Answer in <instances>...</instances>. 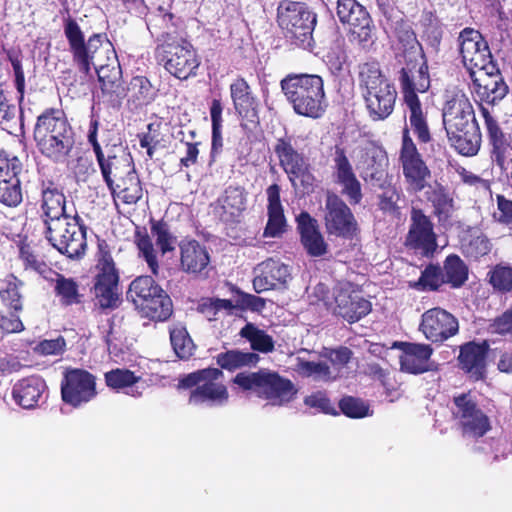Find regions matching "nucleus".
Returning a JSON list of instances; mask_svg holds the SVG:
<instances>
[{"mask_svg":"<svg viewBox=\"0 0 512 512\" xmlns=\"http://www.w3.org/2000/svg\"><path fill=\"white\" fill-rule=\"evenodd\" d=\"M233 382L245 391L267 400L273 406L290 403L297 394L295 385L278 373L261 369L257 372L238 373Z\"/></svg>","mask_w":512,"mask_h":512,"instance_id":"39448f33","label":"nucleus"},{"mask_svg":"<svg viewBox=\"0 0 512 512\" xmlns=\"http://www.w3.org/2000/svg\"><path fill=\"white\" fill-rule=\"evenodd\" d=\"M235 306L231 300L219 298L203 299L198 305V311L202 313L208 320L216 319L221 312L226 314L232 313Z\"/></svg>","mask_w":512,"mask_h":512,"instance_id":"6e6d98bb","label":"nucleus"},{"mask_svg":"<svg viewBox=\"0 0 512 512\" xmlns=\"http://www.w3.org/2000/svg\"><path fill=\"white\" fill-rule=\"evenodd\" d=\"M339 407L342 413L350 418H364L371 415L369 405L365 401L352 396L344 397L339 402Z\"/></svg>","mask_w":512,"mask_h":512,"instance_id":"e2e57ef3","label":"nucleus"},{"mask_svg":"<svg viewBox=\"0 0 512 512\" xmlns=\"http://www.w3.org/2000/svg\"><path fill=\"white\" fill-rule=\"evenodd\" d=\"M22 282L15 276H8L0 286V297L5 305L12 308L14 312L22 310L20 287Z\"/></svg>","mask_w":512,"mask_h":512,"instance_id":"603ef678","label":"nucleus"},{"mask_svg":"<svg viewBox=\"0 0 512 512\" xmlns=\"http://www.w3.org/2000/svg\"><path fill=\"white\" fill-rule=\"evenodd\" d=\"M297 223L301 242L307 253L313 257L326 254L328 245L318 229L317 221L307 212H301L297 217Z\"/></svg>","mask_w":512,"mask_h":512,"instance_id":"2f4dec72","label":"nucleus"},{"mask_svg":"<svg viewBox=\"0 0 512 512\" xmlns=\"http://www.w3.org/2000/svg\"><path fill=\"white\" fill-rule=\"evenodd\" d=\"M113 186L108 189L114 200H120L124 204H136L142 197V187L135 169L122 179L113 182Z\"/></svg>","mask_w":512,"mask_h":512,"instance_id":"58836bf2","label":"nucleus"},{"mask_svg":"<svg viewBox=\"0 0 512 512\" xmlns=\"http://www.w3.org/2000/svg\"><path fill=\"white\" fill-rule=\"evenodd\" d=\"M143 317L154 321H165L172 314V301L166 292L160 288L152 298L136 308Z\"/></svg>","mask_w":512,"mask_h":512,"instance_id":"ea45409f","label":"nucleus"},{"mask_svg":"<svg viewBox=\"0 0 512 512\" xmlns=\"http://www.w3.org/2000/svg\"><path fill=\"white\" fill-rule=\"evenodd\" d=\"M427 69V66L423 64L416 74L406 68H402L399 72V82L407 108L408 126L417 136L418 140L423 143L429 142L431 135L426 113L423 111L421 102L416 93H423L430 86Z\"/></svg>","mask_w":512,"mask_h":512,"instance_id":"20e7f679","label":"nucleus"},{"mask_svg":"<svg viewBox=\"0 0 512 512\" xmlns=\"http://www.w3.org/2000/svg\"><path fill=\"white\" fill-rule=\"evenodd\" d=\"M486 351L485 343L476 344L471 342L461 347L459 355L461 367L475 380L484 377Z\"/></svg>","mask_w":512,"mask_h":512,"instance_id":"f704fd0d","label":"nucleus"},{"mask_svg":"<svg viewBox=\"0 0 512 512\" xmlns=\"http://www.w3.org/2000/svg\"><path fill=\"white\" fill-rule=\"evenodd\" d=\"M334 176L336 182L342 186V192L351 203L357 204L362 199L361 184L357 179L353 167L342 148H336L334 153Z\"/></svg>","mask_w":512,"mask_h":512,"instance_id":"cd10ccee","label":"nucleus"},{"mask_svg":"<svg viewBox=\"0 0 512 512\" xmlns=\"http://www.w3.org/2000/svg\"><path fill=\"white\" fill-rule=\"evenodd\" d=\"M355 161L356 168L365 182L383 187L388 176L389 159L382 147L373 143L359 147Z\"/></svg>","mask_w":512,"mask_h":512,"instance_id":"f3484780","label":"nucleus"},{"mask_svg":"<svg viewBox=\"0 0 512 512\" xmlns=\"http://www.w3.org/2000/svg\"><path fill=\"white\" fill-rule=\"evenodd\" d=\"M160 286L150 276H139L134 279L128 289L127 298L130 299L135 307L143 305L155 293L160 292Z\"/></svg>","mask_w":512,"mask_h":512,"instance_id":"a18cd8bd","label":"nucleus"},{"mask_svg":"<svg viewBox=\"0 0 512 512\" xmlns=\"http://www.w3.org/2000/svg\"><path fill=\"white\" fill-rule=\"evenodd\" d=\"M459 52L462 62L470 77L480 71H496L487 42L482 35L472 28H465L458 37Z\"/></svg>","mask_w":512,"mask_h":512,"instance_id":"ddd939ff","label":"nucleus"},{"mask_svg":"<svg viewBox=\"0 0 512 512\" xmlns=\"http://www.w3.org/2000/svg\"><path fill=\"white\" fill-rule=\"evenodd\" d=\"M97 395L96 378L86 370L70 369L61 382V397L64 403L79 408Z\"/></svg>","mask_w":512,"mask_h":512,"instance_id":"a211bd4d","label":"nucleus"},{"mask_svg":"<svg viewBox=\"0 0 512 512\" xmlns=\"http://www.w3.org/2000/svg\"><path fill=\"white\" fill-rule=\"evenodd\" d=\"M445 283L443 271L439 266L429 265L422 271L417 281L410 282L409 286L418 291L436 290Z\"/></svg>","mask_w":512,"mask_h":512,"instance_id":"864d4df0","label":"nucleus"},{"mask_svg":"<svg viewBox=\"0 0 512 512\" xmlns=\"http://www.w3.org/2000/svg\"><path fill=\"white\" fill-rule=\"evenodd\" d=\"M247 194L240 187H228L219 199L222 217L225 221H233L246 209Z\"/></svg>","mask_w":512,"mask_h":512,"instance_id":"a19ab883","label":"nucleus"},{"mask_svg":"<svg viewBox=\"0 0 512 512\" xmlns=\"http://www.w3.org/2000/svg\"><path fill=\"white\" fill-rule=\"evenodd\" d=\"M399 160L407 184V190L418 193L427 188L431 172L423 161L416 145L409 136L408 128L404 129Z\"/></svg>","mask_w":512,"mask_h":512,"instance_id":"2eb2a0df","label":"nucleus"},{"mask_svg":"<svg viewBox=\"0 0 512 512\" xmlns=\"http://www.w3.org/2000/svg\"><path fill=\"white\" fill-rule=\"evenodd\" d=\"M324 221L329 235L345 239H351L356 235L357 221L350 208L337 195L327 196Z\"/></svg>","mask_w":512,"mask_h":512,"instance_id":"aec40b11","label":"nucleus"},{"mask_svg":"<svg viewBox=\"0 0 512 512\" xmlns=\"http://www.w3.org/2000/svg\"><path fill=\"white\" fill-rule=\"evenodd\" d=\"M476 93L481 101L495 104L505 97L508 87L496 71H480L471 77Z\"/></svg>","mask_w":512,"mask_h":512,"instance_id":"c85d7f7f","label":"nucleus"},{"mask_svg":"<svg viewBox=\"0 0 512 512\" xmlns=\"http://www.w3.org/2000/svg\"><path fill=\"white\" fill-rule=\"evenodd\" d=\"M451 411L465 436L482 437L491 428L489 418L478 407L471 393L455 396Z\"/></svg>","mask_w":512,"mask_h":512,"instance_id":"dca6fc26","label":"nucleus"},{"mask_svg":"<svg viewBox=\"0 0 512 512\" xmlns=\"http://www.w3.org/2000/svg\"><path fill=\"white\" fill-rule=\"evenodd\" d=\"M295 371L300 376L312 378L314 381L329 382L338 378L336 368H331L323 361H307L298 358Z\"/></svg>","mask_w":512,"mask_h":512,"instance_id":"c03bdc74","label":"nucleus"},{"mask_svg":"<svg viewBox=\"0 0 512 512\" xmlns=\"http://www.w3.org/2000/svg\"><path fill=\"white\" fill-rule=\"evenodd\" d=\"M240 335L250 342L253 350L268 353L274 349V341L271 336L251 323L241 329Z\"/></svg>","mask_w":512,"mask_h":512,"instance_id":"8fccbe9b","label":"nucleus"},{"mask_svg":"<svg viewBox=\"0 0 512 512\" xmlns=\"http://www.w3.org/2000/svg\"><path fill=\"white\" fill-rule=\"evenodd\" d=\"M179 388L190 389V405L213 408L226 405L229 399L223 383V372L218 368H206L185 375Z\"/></svg>","mask_w":512,"mask_h":512,"instance_id":"423d86ee","label":"nucleus"},{"mask_svg":"<svg viewBox=\"0 0 512 512\" xmlns=\"http://www.w3.org/2000/svg\"><path fill=\"white\" fill-rule=\"evenodd\" d=\"M394 347L398 348L400 369L409 374H422L430 370V358L433 349L428 344L397 342Z\"/></svg>","mask_w":512,"mask_h":512,"instance_id":"bb28decb","label":"nucleus"},{"mask_svg":"<svg viewBox=\"0 0 512 512\" xmlns=\"http://www.w3.org/2000/svg\"><path fill=\"white\" fill-rule=\"evenodd\" d=\"M456 171L465 185L473 187L477 192L483 195L490 193V184L488 180L483 179L464 167H459Z\"/></svg>","mask_w":512,"mask_h":512,"instance_id":"69168bd1","label":"nucleus"},{"mask_svg":"<svg viewBox=\"0 0 512 512\" xmlns=\"http://www.w3.org/2000/svg\"><path fill=\"white\" fill-rule=\"evenodd\" d=\"M136 244L139 249V253L145 259L152 274L158 275L159 263L157 259V253L154 249V245L149 235L138 233L136 236Z\"/></svg>","mask_w":512,"mask_h":512,"instance_id":"13d9d810","label":"nucleus"},{"mask_svg":"<svg viewBox=\"0 0 512 512\" xmlns=\"http://www.w3.org/2000/svg\"><path fill=\"white\" fill-rule=\"evenodd\" d=\"M274 152L293 187L296 188L298 184L304 188L313 186L315 178L310 164L304 155L293 147L290 138L277 139Z\"/></svg>","mask_w":512,"mask_h":512,"instance_id":"4468645a","label":"nucleus"},{"mask_svg":"<svg viewBox=\"0 0 512 512\" xmlns=\"http://www.w3.org/2000/svg\"><path fill=\"white\" fill-rule=\"evenodd\" d=\"M140 376H136L127 369H114L105 374V381L108 387L115 390L127 389L126 394L132 397H140L142 390L139 387Z\"/></svg>","mask_w":512,"mask_h":512,"instance_id":"79ce46f5","label":"nucleus"},{"mask_svg":"<svg viewBox=\"0 0 512 512\" xmlns=\"http://www.w3.org/2000/svg\"><path fill=\"white\" fill-rule=\"evenodd\" d=\"M259 361V356L252 352H242L239 350H229L220 353L217 356V363L226 370H236L242 367L255 365Z\"/></svg>","mask_w":512,"mask_h":512,"instance_id":"09e8293b","label":"nucleus"},{"mask_svg":"<svg viewBox=\"0 0 512 512\" xmlns=\"http://www.w3.org/2000/svg\"><path fill=\"white\" fill-rule=\"evenodd\" d=\"M442 116L447 134L478 126L472 104L462 93H457L446 101Z\"/></svg>","mask_w":512,"mask_h":512,"instance_id":"5701e85b","label":"nucleus"},{"mask_svg":"<svg viewBox=\"0 0 512 512\" xmlns=\"http://www.w3.org/2000/svg\"><path fill=\"white\" fill-rule=\"evenodd\" d=\"M151 235L155 238L156 244L160 248L162 254L175 249L176 238L170 233L165 223H153L151 226Z\"/></svg>","mask_w":512,"mask_h":512,"instance_id":"052dcab7","label":"nucleus"},{"mask_svg":"<svg viewBox=\"0 0 512 512\" xmlns=\"http://www.w3.org/2000/svg\"><path fill=\"white\" fill-rule=\"evenodd\" d=\"M281 88L295 113L318 119L326 111L327 102L323 80L314 74L289 75L281 81Z\"/></svg>","mask_w":512,"mask_h":512,"instance_id":"f03ea898","label":"nucleus"},{"mask_svg":"<svg viewBox=\"0 0 512 512\" xmlns=\"http://www.w3.org/2000/svg\"><path fill=\"white\" fill-rule=\"evenodd\" d=\"M98 126V120L92 119L88 130V142L92 145L104 182L108 188H113V182L135 169L133 159L124 149H119L118 153L105 155L97 141Z\"/></svg>","mask_w":512,"mask_h":512,"instance_id":"9b49d317","label":"nucleus"},{"mask_svg":"<svg viewBox=\"0 0 512 512\" xmlns=\"http://www.w3.org/2000/svg\"><path fill=\"white\" fill-rule=\"evenodd\" d=\"M22 201V191L19 179L12 182L0 180V202L9 207H15Z\"/></svg>","mask_w":512,"mask_h":512,"instance_id":"bf43d9fd","label":"nucleus"},{"mask_svg":"<svg viewBox=\"0 0 512 512\" xmlns=\"http://www.w3.org/2000/svg\"><path fill=\"white\" fill-rule=\"evenodd\" d=\"M45 391V381L40 376H30L14 384L12 396L22 408L33 409L39 405Z\"/></svg>","mask_w":512,"mask_h":512,"instance_id":"473e14b6","label":"nucleus"},{"mask_svg":"<svg viewBox=\"0 0 512 512\" xmlns=\"http://www.w3.org/2000/svg\"><path fill=\"white\" fill-rule=\"evenodd\" d=\"M495 221L512 229V201L497 195V209L493 214Z\"/></svg>","mask_w":512,"mask_h":512,"instance_id":"338daca9","label":"nucleus"},{"mask_svg":"<svg viewBox=\"0 0 512 512\" xmlns=\"http://www.w3.org/2000/svg\"><path fill=\"white\" fill-rule=\"evenodd\" d=\"M459 329L457 319L441 308H432L423 313L419 330L431 342H443L454 336Z\"/></svg>","mask_w":512,"mask_h":512,"instance_id":"4be33fe9","label":"nucleus"},{"mask_svg":"<svg viewBox=\"0 0 512 512\" xmlns=\"http://www.w3.org/2000/svg\"><path fill=\"white\" fill-rule=\"evenodd\" d=\"M267 193V224L263 236L267 238L281 237L287 228L284 209L280 201V188L277 184L269 186Z\"/></svg>","mask_w":512,"mask_h":512,"instance_id":"7c9ffc66","label":"nucleus"},{"mask_svg":"<svg viewBox=\"0 0 512 512\" xmlns=\"http://www.w3.org/2000/svg\"><path fill=\"white\" fill-rule=\"evenodd\" d=\"M64 32L73 54V60L81 72L89 74L92 67L97 71V59L103 66H106L109 55L102 51H106L107 46H112L109 41H104L101 35L96 34L85 42L79 25L73 20L65 24Z\"/></svg>","mask_w":512,"mask_h":512,"instance_id":"6e6552de","label":"nucleus"},{"mask_svg":"<svg viewBox=\"0 0 512 512\" xmlns=\"http://www.w3.org/2000/svg\"><path fill=\"white\" fill-rule=\"evenodd\" d=\"M102 53H105V50ZM106 54L109 55L108 63L103 66L97 59L96 73L103 96L112 106H118L125 98V88L121 84L122 72L113 46L106 47Z\"/></svg>","mask_w":512,"mask_h":512,"instance_id":"412c9836","label":"nucleus"},{"mask_svg":"<svg viewBox=\"0 0 512 512\" xmlns=\"http://www.w3.org/2000/svg\"><path fill=\"white\" fill-rule=\"evenodd\" d=\"M445 282L453 287H460L468 277V269L464 262L457 255H449L444 263Z\"/></svg>","mask_w":512,"mask_h":512,"instance_id":"3c124183","label":"nucleus"},{"mask_svg":"<svg viewBox=\"0 0 512 512\" xmlns=\"http://www.w3.org/2000/svg\"><path fill=\"white\" fill-rule=\"evenodd\" d=\"M222 111L221 101L213 99L210 107V116L212 122V154L218 153L223 146L222 139Z\"/></svg>","mask_w":512,"mask_h":512,"instance_id":"5fc2aeb1","label":"nucleus"},{"mask_svg":"<svg viewBox=\"0 0 512 512\" xmlns=\"http://www.w3.org/2000/svg\"><path fill=\"white\" fill-rule=\"evenodd\" d=\"M46 238L60 253L69 258L81 256L86 248V228L77 215L56 219L46 224Z\"/></svg>","mask_w":512,"mask_h":512,"instance_id":"9d476101","label":"nucleus"},{"mask_svg":"<svg viewBox=\"0 0 512 512\" xmlns=\"http://www.w3.org/2000/svg\"><path fill=\"white\" fill-rule=\"evenodd\" d=\"M462 132L447 134L448 140L455 150L464 156H474L480 148L481 136L478 126L462 129Z\"/></svg>","mask_w":512,"mask_h":512,"instance_id":"37998d69","label":"nucleus"},{"mask_svg":"<svg viewBox=\"0 0 512 512\" xmlns=\"http://www.w3.org/2000/svg\"><path fill=\"white\" fill-rule=\"evenodd\" d=\"M277 22L285 36L296 45L311 46L317 16L305 3L282 0L277 7Z\"/></svg>","mask_w":512,"mask_h":512,"instance_id":"0eeeda50","label":"nucleus"},{"mask_svg":"<svg viewBox=\"0 0 512 512\" xmlns=\"http://www.w3.org/2000/svg\"><path fill=\"white\" fill-rule=\"evenodd\" d=\"M180 263L183 271L192 274L202 273L210 263V256L205 246L196 240H186L179 244Z\"/></svg>","mask_w":512,"mask_h":512,"instance_id":"72a5a7b5","label":"nucleus"},{"mask_svg":"<svg viewBox=\"0 0 512 512\" xmlns=\"http://www.w3.org/2000/svg\"><path fill=\"white\" fill-rule=\"evenodd\" d=\"M158 90L144 76L133 77L125 88L128 104L137 109L152 103Z\"/></svg>","mask_w":512,"mask_h":512,"instance_id":"e433bc0d","label":"nucleus"},{"mask_svg":"<svg viewBox=\"0 0 512 512\" xmlns=\"http://www.w3.org/2000/svg\"><path fill=\"white\" fill-rule=\"evenodd\" d=\"M163 37V43L156 49L157 58L170 74L179 79L188 78L199 66L193 46L187 40L169 33Z\"/></svg>","mask_w":512,"mask_h":512,"instance_id":"1a4fd4ad","label":"nucleus"},{"mask_svg":"<svg viewBox=\"0 0 512 512\" xmlns=\"http://www.w3.org/2000/svg\"><path fill=\"white\" fill-rule=\"evenodd\" d=\"M371 311V303L359 293L350 291L348 287H340L334 291L332 312L350 323L359 321Z\"/></svg>","mask_w":512,"mask_h":512,"instance_id":"393cba45","label":"nucleus"},{"mask_svg":"<svg viewBox=\"0 0 512 512\" xmlns=\"http://www.w3.org/2000/svg\"><path fill=\"white\" fill-rule=\"evenodd\" d=\"M230 95L235 111L242 118L256 116L257 99L244 78H237L230 84Z\"/></svg>","mask_w":512,"mask_h":512,"instance_id":"c9c22d12","label":"nucleus"},{"mask_svg":"<svg viewBox=\"0 0 512 512\" xmlns=\"http://www.w3.org/2000/svg\"><path fill=\"white\" fill-rule=\"evenodd\" d=\"M482 113L492 145V159L502 170H507L512 163V145L507 141L496 120L485 108H482Z\"/></svg>","mask_w":512,"mask_h":512,"instance_id":"c756f323","label":"nucleus"},{"mask_svg":"<svg viewBox=\"0 0 512 512\" xmlns=\"http://www.w3.org/2000/svg\"><path fill=\"white\" fill-rule=\"evenodd\" d=\"M170 340L174 352L181 359L189 358L194 350V344L184 328H174L170 332Z\"/></svg>","mask_w":512,"mask_h":512,"instance_id":"4d7b16f0","label":"nucleus"},{"mask_svg":"<svg viewBox=\"0 0 512 512\" xmlns=\"http://www.w3.org/2000/svg\"><path fill=\"white\" fill-rule=\"evenodd\" d=\"M41 208L45 225L53 220L70 216L66 211L65 196L52 185L42 189Z\"/></svg>","mask_w":512,"mask_h":512,"instance_id":"4c0bfd02","label":"nucleus"},{"mask_svg":"<svg viewBox=\"0 0 512 512\" xmlns=\"http://www.w3.org/2000/svg\"><path fill=\"white\" fill-rule=\"evenodd\" d=\"M406 244L420 250L425 256L433 255L438 248L433 224L429 217L419 209H412Z\"/></svg>","mask_w":512,"mask_h":512,"instance_id":"b1692460","label":"nucleus"},{"mask_svg":"<svg viewBox=\"0 0 512 512\" xmlns=\"http://www.w3.org/2000/svg\"><path fill=\"white\" fill-rule=\"evenodd\" d=\"M20 171L21 163L17 157L0 152V180L12 182V179H19Z\"/></svg>","mask_w":512,"mask_h":512,"instance_id":"0e129e2a","label":"nucleus"},{"mask_svg":"<svg viewBox=\"0 0 512 512\" xmlns=\"http://www.w3.org/2000/svg\"><path fill=\"white\" fill-rule=\"evenodd\" d=\"M54 291L62 305L70 306L82 302L83 296L79 292V285L73 278H66L61 274H56Z\"/></svg>","mask_w":512,"mask_h":512,"instance_id":"49530a36","label":"nucleus"},{"mask_svg":"<svg viewBox=\"0 0 512 512\" xmlns=\"http://www.w3.org/2000/svg\"><path fill=\"white\" fill-rule=\"evenodd\" d=\"M291 278L287 265L279 260L267 259L254 268L253 288L262 293L285 285Z\"/></svg>","mask_w":512,"mask_h":512,"instance_id":"a878e982","label":"nucleus"},{"mask_svg":"<svg viewBox=\"0 0 512 512\" xmlns=\"http://www.w3.org/2000/svg\"><path fill=\"white\" fill-rule=\"evenodd\" d=\"M339 20L349 26L351 41L366 46L372 41V21L365 7L356 0H338Z\"/></svg>","mask_w":512,"mask_h":512,"instance_id":"6ab92c4d","label":"nucleus"},{"mask_svg":"<svg viewBox=\"0 0 512 512\" xmlns=\"http://www.w3.org/2000/svg\"><path fill=\"white\" fill-rule=\"evenodd\" d=\"M97 274L94 282V294L101 308H114L117 305L119 274L107 244L98 245Z\"/></svg>","mask_w":512,"mask_h":512,"instance_id":"f8f14e48","label":"nucleus"},{"mask_svg":"<svg viewBox=\"0 0 512 512\" xmlns=\"http://www.w3.org/2000/svg\"><path fill=\"white\" fill-rule=\"evenodd\" d=\"M379 195V208L386 214L397 215L400 210L401 193L393 186L382 187Z\"/></svg>","mask_w":512,"mask_h":512,"instance_id":"680f3d73","label":"nucleus"},{"mask_svg":"<svg viewBox=\"0 0 512 512\" xmlns=\"http://www.w3.org/2000/svg\"><path fill=\"white\" fill-rule=\"evenodd\" d=\"M359 86L366 108L373 120H384L391 115L397 92L394 84L382 73L377 62H367L360 66Z\"/></svg>","mask_w":512,"mask_h":512,"instance_id":"7ed1b4c3","label":"nucleus"},{"mask_svg":"<svg viewBox=\"0 0 512 512\" xmlns=\"http://www.w3.org/2000/svg\"><path fill=\"white\" fill-rule=\"evenodd\" d=\"M491 283L495 288L503 291L512 289V268L498 266L491 274Z\"/></svg>","mask_w":512,"mask_h":512,"instance_id":"774afa93","label":"nucleus"},{"mask_svg":"<svg viewBox=\"0 0 512 512\" xmlns=\"http://www.w3.org/2000/svg\"><path fill=\"white\" fill-rule=\"evenodd\" d=\"M429 190L426 191L428 200L433 204L435 213L440 220L450 216L454 208V201L450 193L440 184L434 186L428 185Z\"/></svg>","mask_w":512,"mask_h":512,"instance_id":"de8ad7c7","label":"nucleus"},{"mask_svg":"<svg viewBox=\"0 0 512 512\" xmlns=\"http://www.w3.org/2000/svg\"><path fill=\"white\" fill-rule=\"evenodd\" d=\"M73 135L63 111L50 109L38 116L34 139L40 152L53 161H65L74 146Z\"/></svg>","mask_w":512,"mask_h":512,"instance_id":"f257e3e1","label":"nucleus"}]
</instances>
